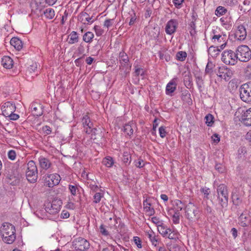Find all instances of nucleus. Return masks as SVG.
Returning a JSON list of instances; mask_svg holds the SVG:
<instances>
[{"mask_svg":"<svg viewBox=\"0 0 251 251\" xmlns=\"http://www.w3.org/2000/svg\"><path fill=\"white\" fill-rule=\"evenodd\" d=\"M232 200L233 204L236 205H239L242 202V200L237 195L233 194L232 195Z\"/></svg>","mask_w":251,"mask_h":251,"instance_id":"58836bf2","label":"nucleus"},{"mask_svg":"<svg viewBox=\"0 0 251 251\" xmlns=\"http://www.w3.org/2000/svg\"><path fill=\"white\" fill-rule=\"evenodd\" d=\"M211 138L213 142L216 143H218L220 140V136L217 134H213Z\"/></svg>","mask_w":251,"mask_h":251,"instance_id":"4d7b16f0","label":"nucleus"},{"mask_svg":"<svg viewBox=\"0 0 251 251\" xmlns=\"http://www.w3.org/2000/svg\"><path fill=\"white\" fill-rule=\"evenodd\" d=\"M196 82L199 90L201 91L204 85L203 79L201 76H196Z\"/></svg>","mask_w":251,"mask_h":251,"instance_id":"2f4dec72","label":"nucleus"},{"mask_svg":"<svg viewBox=\"0 0 251 251\" xmlns=\"http://www.w3.org/2000/svg\"><path fill=\"white\" fill-rule=\"evenodd\" d=\"M206 120V124L208 126H211L212 124L213 123V116L211 114H208L205 117Z\"/></svg>","mask_w":251,"mask_h":251,"instance_id":"ea45409f","label":"nucleus"},{"mask_svg":"<svg viewBox=\"0 0 251 251\" xmlns=\"http://www.w3.org/2000/svg\"><path fill=\"white\" fill-rule=\"evenodd\" d=\"M94 37V34L90 31L86 32L83 36V40L86 43L92 42Z\"/></svg>","mask_w":251,"mask_h":251,"instance_id":"c756f323","label":"nucleus"},{"mask_svg":"<svg viewBox=\"0 0 251 251\" xmlns=\"http://www.w3.org/2000/svg\"><path fill=\"white\" fill-rule=\"evenodd\" d=\"M246 152L247 150L245 147H240L238 150V157L239 158H244Z\"/></svg>","mask_w":251,"mask_h":251,"instance_id":"e433bc0d","label":"nucleus"},{"mask_svg":"<svg viewBox=\"0 0 251 251\" xmlns=\"http://www.w3.org/2000/svg\"><path fill=\"white\" fill-rule=\"evenodd\" d=\"M73 246L76 250L84 251L89 248V243L86 239L79 237L74 241Z\"/></svg>","mask_w":251,"mask_h":251,"instance_id":"1a4fd4ad","label":"nucleus"},{"mask_svg":"<svg viewBox=\"0 0 251 251\" xmlns=\"http://www.w3.org/2000/svg\"><path fill=\"white\" fill-rule=\"evenodd\" d=\"M178 25V22L176 20L171 19L169 21L165 27V31L167 34L171 35L174 33Z\"/></svg>","mask_w":251,"mask_h":251,"instance_id":"ddd939ff","label":"nucleus"},{"mask_svg":"<svg viewBox=\"0 0 251 251\" xmlns=\"http://www.w3.org/2000/svg\"><path fill=\"white\" fill-rule=\"evenodd\" d=\"M187 57V53L185 51H179L177 52L176 57L177 60L180 61H183L185 60Z\"/></svg>","mask_w":251,"mask_h":251,"instance_id":"f704fd0d","label":"nucleus"},{"mask_svg":"<svg viewBox=\"0 0 251 251\" xmlns=\"http://www.w3.org/2000/svg\"><path fill=\"white\" fill-rule=\"evenodd\" d=\"M242 121L247 126H251V108L247 110L241 117Z\"/></svg>","mask_w":251,"mask_h":251,"instance_id":"f3484780","label":"nucleus"},{"mask_svg":"<svg viewBox=\"0 0 251 251\" xmlns=\"http://www.w3.org/2000/svg\"><path fill=\"white\" fill-rule=\"evenodd\" d=\"M151 204L148 202L147 199L144 201L143 206L146 212L148 213L149 215H152L154 213V210L153 208L151 207Z\"/></svg>","mask_w":251,"mask_h":251,"instance_id":"393cba45","label":"nucleus"},{"mask_svg":"<svg viewBox=\"0 0 251 251\" xmlns=\"http://www.w3.org/2000/svg\"><path fill=\"white\" fill-rule=\"evenodd\" d=\"M250 217L244 213H242L239 217V224L242 226H247L250 223Z\"/></svg>","mask_w":251,"mask_h":251,"instance_id":"aec40b11","label":"nucleus"},{"mask_svg":"<svg viewBox=\"0 0 251 251\" xmlns=\"http://www.w3.org/2000/svg\"><path fill=\"white\" fill-rule=\"evenodd\" d=\"M42 130L44 133H45L47 135H49L51 133V130L50 126H46L43 127Z\"/></svg>","mask_w":251,"mask_h":251,"instance_id":"3c124183","label":"nucleus"},{"mask_svg":"<svg viewBox=\"0 0 251 251\" xmlns=\"http://www.w3.org/2000/svg\"><path fill=\"white\" fill-rule=\"evenodd\" d=\"M10 44L18 50H20L23 48V43L18 38L13 37L10 40Z\"/></svg>","mask_w":251,"mask_h":251,"instance_id":"5701e85b","label":"nucleus"},{"mask_svg":"<svg viewBox=\"0 0 251 251\" xmlns=\"http://www.w3.org/2000/svg\"><path fill=\"white\" fill-rule=\"evenodd\" d=\"M156 236H149V238L151 241L152 245L156 246L158 242V239L156 238Z\"/></svg>","mask_w":251,"mask_h":251,"instance_id":"e2e57ef3","label":"nucleus"},{"mask_svg":"<svg viewBox=\"0 0 251 251\" xmlns=\"http://www.w3.org/2000/svg\"><path fill=\"white\" fill-rule=\"evenodd\" d=\"M218 203L222 208H226L228 205V190L226 186L222 184L219 185L217 189Z\"/></svg>","mask_w":251,"mask_h":251,"instance_id":"f257e3e1","label":"nucleus"},{"mask_svg":"<svg viewBox=\"0 0 251 251\" xmlns=\"http://www.w3.org/2000/svg\"><path fill=\"white\" fill-rule=\"evenodd\" d=\"M151 220H152V222L153 223L157 225L158 226L162 224V223L159 220V219L158 218L156 217H152Z\"/></svg>","mask_w":251,"mask_h":251,"instance_id":"0e129e2a","label":"nucleus"},{"mask_svg":"<svg viewBox=\"0 0 251 251\" xmlns=\"http://www.w3.org/2000/svg\"><path fill=\"white\" fill-rule=\"evenodd\" d=\"M82 124L84 127V130L87 134H91V138L96 139L95 136L97 129L93 127V124L91 122L90 117L87 115H85L82 118Z\"/></svg>","mask_w":251,"mask_h":251,"instance_id":"20e7f679","label":"nucleus"},{"mask_svg":"<svg viewBox=\"0 0 251 251\" xmlns=\"http://www.w3.org/2000/svg\"><path fill=\"white\" fill-rule=\"evenodd\" d=\"M135 74L136 75H144V71L143 69L141 68H136L135 71Z\"/></svg>","mask_w":251,"mask_h":251,"instance_id":"052dcab7","label":"nucleus"},{"mask_svg":"<svg viewBox=\"0 0 251 251\" xmlns=\"http://www.w3.org/2000/svg\"><path fill=\"white\" fill-rule=\"evenodd\" d=\"M112 25V20H106L104 23V26L106 27L107 28Z\"/></svg>","mask_w":251,"mask_h":251,"instance_id":"69168bd1","label":"nucleus"},{"mask_svg":"<svg viewBox=\"0 0 251 251\" xmlns=\"http://www.w3.org/2000/svg\"><path fill=\"white\" fill-rule=\"evenodd\" d=\"M236 53L237 59L241 62H247L251 58V50L246 45L239 46Z\"/></svg>","mask_w":251,"mask_h":251,"instance_id":"7ed1b4c3","label":"nucleus"},{"mask_svg":"<svg viewBox=\"0 0 251 251\" xmlns=\"http://www.w3.org/2000/svg\"><path fill=\"white\" fill-rule=\"evenodd\" d=\"M134 124H126L123 128L124 131L128 135L130 136L133 133V126Z\"/></svg>","mask_w":251,"mask_h":251,"instance_id":"c85d7f7f","label":"nucleus"},{"mask_svg":"<svg viewBox=\"0 0 251 251\" xmlns=\"http://www.w3.org/2000/svg\"><path fill=\"white\" fill-rule=\"evenodd\" d=\"M215 169L216 170H217L218 172L220 173L224 172L225 170L224 166L221 164H216L215 165Z\"/></svg>","mask_w":251,"mask_h":251,"instance_id":"5fc2aeb1","label":"nucleus"},{"mask_svg":"<svg viewBox=\"0 0 251 251\" xmlns=\"http://www.w3.org/2000/svg\"><path fill=\"white\" fill-rule=\"evenodd\" d=\"M78 38L77 32L73 31L68 36V43L70 44H73L77 43L78 41Z\"/></svg>","mask_w":251,"mask_h":251,"instance_id":"a878e982","label":"nucleus"},{"mask_svg":"<svg viewBox=\"0 0 251 251\" xmlns=\"http://www.w3.org/2000/svg\"><path fill=\"white\" fill-rule=\"evenodd\" d=\"M30 110L34 116L39 117L43 114L42 106L36 103H33L31 104Z\"/></svg>","mask_w":251,"mask_h":251,"instance_id":"2eb2a0df","label":"nucleus"},{"mask_svg":"<svg viewBox=\"0 0 251 251\" xmlns=\"http://www.w3.org/2000/svg\"><path fill=\"white\" fill-rule=\"evenodd\" d=\"M66 207L67 208L71 210L74 209L75 207V204L71 201L68 202L66 204Z\"/></svg>","mask_w":251,"mask_h":251,"instance_id":"680f3d73","label":"nucleus"},{"mask_svg":"<svg viewBox=\"0 0 251 251\" xmlns=\"http://www.w3.org/2000/svg\"><path fill=\"white\" fill-rule=\"evenodd\" d=\"M69 190L73 196H75L76 195V192L78 191V189L76 186L69 185Z\"/></svg>","mask_w":251,"mask_h":251,"instance_id":"a18cd8bd","label":"nucleus"},{"mask_svg":"<svg viewBox=\"0 0 251 251\" xmlns=\"http://www.w3.org/2000/svg\"><path fill=\"white\" fill-rule=\"evenodd\" d=\"M221 59L226 65H234L237 62L236 53L232 50H225L222 54Z\"/></svg>","mask_w":251,"mask_h":251,"instance_id":"39448f33","label":"nucleus"},{"mask_svg":"<svg viewBox=\"0 0 251 251\" xmlns=\"http://www.w3.org/2000/svg\"><path fill=\"white\" fill-rule=\"evenodd\" d=\"M1 110L2 114L4 116L7 117V116H10L15 111L16 106L14 103L10 101H7L2 105Z\"/></svg>","mask_w":251,"mask_h":251,"instance_id":"f8f14e48","label":"nucleus"},{"mask_svg":"<svg viewBox=\"0 0 251 251\" xmlns=\"http://www.w3.org/2000/svg\"><path fill=\"white\" fill-rule=\"evenodd\" d=\"M133 242L138 248H142V241L139 236H133Z\"/></svg>","mask_w":251,"mask_h":251,"instance_id":"37998d69","label":"nucleus"},{"mask_svg":"<svg viewBox=\"0 0 251 251\" xmlns=\"http://www.w3.org/2000/svg\"><path fill=\"white\" fill-rule=\"evenodd\" d=\"M79 20L84 24L92 23V17H90L87 13H81L79 17Z\"/></svg>","mask_w":251,"mask_h":251,"instance_id":"b1692460","label":"nucleus"},{"mask_svg":"<svg viewBox=\"0 0 251 251\" xmlns=\"http://www.w3.org/2000/svg\"><path fill=\"white\" fill-rule=\"evenodd\" d=\"M119 60L120 62L123 61L126 64L128 62V57L127 54L124 52H120L119 53Z\"/></svg>","mask_w":251,"mask_h":251,"instance_id":"c9c22d12","label":"nucleus"},{"mask_svg":"<svg viewBox=\"0 0 251 251\" xmlns=\"http://www.w3.org/2000/svg\"><path fill=\"white\" fill-rule=\"evenodd\" d=\"M60 209V206L54 203H49L46 205L45 210L46 212L50 214H55L58 213Z\"/></svg>","mask_w":251,"mask_h":251,"instance_id":"dca6fc26","label":"nucleus"},{"mask_svg":"<svg viewBox=\"0 0 251 251\" xmlns=\"http://www.w3.org/2000/svg\"><path fill=\"white\" fill-rule=\"evenodd\" d=\"M103 164L107 167H111L114 164V160L110 156L105 157L102 161Z\"/></svg>","mask_w":251,"mask_h":251,"instance_id":"7c9ffc66","label":"nucleus"},{"mask_svg":"<svg viewBox=\"0 0 251 251\" xmlns=\"http://www.w3.org/2000/svg\"><path fill=\"white\" fill-rule=\"evenodd\" d=\"M16 239V236H2V241L7 244H12Z\"/></svg>","mask_w":251,"mask_h":251,"instance_id":"4c0bfd02","label":"nucleus"},{"mask_svg":"<svg viewBox=\"0 0 251 251\" xmlns=\"http://www.w3.org/2000/svg\"><path fill=\"white\" fill-rule=\"evenodd\" d=\"M184 1V0H174L173 2L175 6L177 8H179L181 7V4Z\"/></svg>","mask_w":251,"mask_h":251,"instance_id":"6e6d98bb","label":"nucleus"},{"mask_svg":"<svg viewBox=\"0 0 251 251\" xmlns=\"http://www.w3.org/2000/svg\"><path fill=\"white\" fill-rule=\"evenodd\" d=\"M39 162L40 167L45 170L49 169L51 167V163L47 158L40 157L39 158Z\"/></svg>","mask_w":251,"mask_h":251,"instance_id":"6ab92c4d","label":"nucleus"},{"mask_svg":"<svg viewBox=\"0 0 251 251\" xmlns=\"http://www.w3.org/2000/svg\"><path fill=\"white\" fill-rule=\"evenodd\" d=\"M1 63L6 69H10L13 65V60L8 56H5L2 58Z\"/></svg>","mask_w":251,"mask_h":251,"instance_id":"412c9836","label":"nucleus"},{"mask_svg":"<svg viewBox=\"0 0 251 251\" xmlns=\"http://www.w3.org/2000/svg\"><path fill=\"white\" fill-rule=\"evenodd\" d=\"M176 78L173 79L166 86V93L169 95L173 93L176 89L177 84L176 82Z\"/></svg>","mask_w":251,"mask_h":251,"instance_id":"a211bd4d","label":"nucleus"},{"mask_svg":"<svg viewBox=\"0 0 251 251\" xmlns=\"http://www.w3.org/2000/svg\"><path fill=\"white\" fill-rule=\"evenodd\" d=\"M241 99L245 102H251V83H245L240 88Z\"/></svg>","mask_w":251,"mask_h":251,"instance_id":"0eeeda50","label":"nucleus"},{"mask_svg":"<svg viewBox=\"0 0 251 251\" xmlns=\"http://www.w3.org/2000/svg\"><path fill=\"white\" fill-rule=\"evenodd\" d=\"M170 250L171 251H179V249L178 248V247L177 245H172V244H171L170 245Z\"/></svg>","mask_w":251,"mask_h":251,"instance_id":"338daca9","label":"nucleus"},{"mask_svg":"<svg viewBox=\"0 0 251 251\" xmlns=\"http://www.w3.org/2000/svg\"><path fill=\"white\" fill-rule=\"evenodd\" d=\"M1 235H14L15 234V226L11 224L8 222H4L2 224L0 228Z\"/></svg>","mask_w":251,"mask_h":251,"instance_id":"9d476101","label":"nucleus"},{"mask_svg":"<svg viewBox=\"0 0 251 251\" xmlns=\"http://www.w3.org/2000/svg\"><path fill=\"white\" fill-rule=\"evenodd\" d=\"M96 34L97 36H99L102 35L103 32V30L98 25H95L94 27Z\"/></svg>","mask_w":251,"mask_h":251,"instance_id":"49530a36","label":"nucleus"},{"mask_svg":"<svg viewBox=\"0 0 251 251\" xmlns=\"http://www.w3.org/2000/svg\"><path fill=\"white\" fill-rule=\"evenodd\" d=\"M16 152L14 150H10L8 153V158L11 160H14L16 158Z\"/></svg>","mask_w":251,"mask_h":251,"instance_id":"de8ad7c7","label":"nucleus"},{"mask_svg":"<svg viewBox=\"0 0 251 251\" xmlns=\"http://www.w3.org/2000/svg\"><path fill=\"white\" fill-rule=\"evenodd\" d=\"M7 117H9L10 119L12 120H16L19 118V116L18 114H14V113H12L11 115L7 116Z\"/></svg>","mask_w":251,"mask_h":251,"instance_id":"774afa93","label":"nucleus"},{"mask_svg":"<svg viewBox=\"0 0 251 251\" xmlns=\"http://www.w3.org/2000/svg\"><path fill=\"white\" fill-rule=\"evenodd\" d=\"M159 132L161 138H164L166 136V132L165 130V128L164 126H162L159 127Z\"/></svg>","mask_w":251,"mask_h":251,"instance_id":"09e8293b","label":"nucleus"},{"mask_svg":"<svg viewBox=\"0 0 251 251\" xmlns=\"http://www.w3.org/2000/svg\"><path fill=\"white\" fill-rule=\"evenodd\" d=\"M247 36V32L245 26L243 25L238 26L235 33V37L239 40H244Z\"/></svg>","mask_w":251,"mask_h":251,"instance_id":"4468645a","label":"nucleus"},{"mask_svg":"<svg viewBox=\"0 0 251 251\" xmlns=\"http://www.w3.org/2000/svg\"><path fill=\"white\" fill-rule=\"evenodd\" d=\"M213 65L211 62H208L205 68V73L206 74H211L213 72Z\"/></svg>","mask_w":251,"mask_h":251,"instance_id":"79ce46f5","label":"nucleus"},{"mask_svg":"<svg viewBox=\"0 0 251 251\" xmlns=\"http://www.w3.org/2000/svg\"><path fill=\"white\" fill-rule=\"evenodd\" d=\"M186 215L188 219L195 221L199 217L200 210L198 207L192 203H189L186 207Z\"/></svg>","mask_w":251,"mask_h":251,"instance_id":"423d86ee","label":"nucleus"},{"mask_svg":"<svg viewBox=\"0 0 251 251\" xmlns=\"http://www.w3.org/2000/svg\"><path fill=\"white\" fill-rule=\"evenodd\" d=\"M103 197V195L100 193H96L94 196V202L97 203H99Z\"/></svg>","mask_w":251,"mask_h":251,"instance_id":"c03bdc74","label":"nucleus"},{"mask_svg":"<svg viewBox=\"0 0 251 251\" xmlns=\"http://www.w3.org/2000/svg\"><path fill=\"white\" fill-rule=\"evenodd\" d=\"M225 3L228 6H233L235 5L236 3V0H225Z\"/></svg>","mask_w":251,"mask_h":251,"instance_id":"603ef678","label":"nucleus"},{"mask_svg":"<svg viewBox=\"0 0 251 251\" xmlns=\"http://www.w3.org/2000/svg\"><path fill=\"white\" fill-rule=\"evenodd\" d=\"M158 231L160 233V234L162 235L165 234H171L173 233V232L171 231V229L167 228L164 226H161V225L158 226Z\"/></svg>","mask_w":251,"mask_h":251,"instance_id":"cd10ccee","label":"nucleus"},{"mask_svg":"<svg viewBox=\"0 0 251 251\" xmlns=\"http://www.w3.org/2000/svg\"><path fill=\"white\" fill-rule=\"evenodd\" d=\"M135 166L138 168H142L144 166L143 160L142 159H138L135 163Z\"/></svg>","mask_w":251,"mask_h":251,"instance_id":"13d9d810","label":"nucleus"},{"mask_svg":"<svg viewBox=\"0 0 251 251\" xmlns=\"http://www.w3.org/2000/svg\"><path fill=\"white\" fill-rule=\"evenodd\" d=\"M190 26V33L191 35H194L195 34L196 31V25L194 21H192L190 24L189 25Z\"/></svg>","mask_w":251,"mask_h":251,"instance_id":"a19ab883","label":"nucleus"},{"mask_svg":"<svg viewBox=\"0 0 251 251\" xmlns=\"http://www.w3.org/2000/svg\"><path fill=\"white\" fill-rule=\"evenodd\" d=\"M178 208H179V210H177L173 215V221L175 224H177L179 222V211L182 209V207H179Z\"/></svg>","mask_w":251,"mask_h":251,"instance_id":"473e14b6","label":"nucleus"},{"mask_svg":"<svg viewBox=\"0 0 251 251\" xmlns=\"http://www.w3.org/2000/svg\"><path fill=\"white\" fill-rule=\"evenodd\" d=\"M184 75V83L187 88H191L193 85L192 77L190 72H185L183 74Z\"/></svg>","mask_w":251,"mask_h":251,"instance_id":"4be33fe9","label":"nucleus"},{"mask_svg":"<svg viewBox=\"0 0 251 251\" xmlns=\"http://www.w3.org/2000/svg\"><path fill=\"white\" fill-rule=\"evenodd\" d=\"M45 184L49 187H53L59 184L60 176L57 174L45 175L44 177Z\"/></svg>","mask_w":251,"mask_h":251,"instance_id":"6e6552de","label":"nucleus"},{"mask_svg":"<svg viewBox=\"0 0 251 251\" xmlns=\"http://www.w3.org/2000/svg\"><path fill=\"white\" fill-rule=\"evenodd\" d=\"M44 14L46 18L50 20L54 18L55 16V12L52 8H48L44 10Z\"/></svg>","mask_w":251,"mask_h":251,"instance_id":"bb28decb","label":"nucleus"},{"mask_svg":"<svg viewBox=\"0 0 251 251\" xmlns=\"http://www.w3.org/2000/svg\"><path fill=\"white\" fill-rule=\"evenodd\" d=\"M27 167L26 172V177L30 183H34L38 178V170L35 163L30 160L27 163Z\"/></svg>","mask_w":251,"mask_h":251,"instance_id":"f03ea898","label":"nucleus"},{"mask_svg":"<svg viewBox=\"0 0 251 251\" xmlns=\"http://www.w3.org/2000/svg\"><path fill=\"white\" fill-rule=\"evenodd\" d=\"M37 69V64L36 63H33L28 68V70L30 73L35 72Z\"/></svg>","mask_w":251,"mask_h":251,"instance_id":"8fccbe9b","label":"nucleus"},{"mask_svg":"<svg viewBox=\"0 0 251 251\" xmlns=\"http://www.w3.org/2000/svg\"><path fill=\"white\" fill-rule=\"evenodd\" d=\"M226 12V9L224 7L219 6L216 8L215 13L216 16L220 17L224 15Z\"/></svg>","mask_w":251,"mask_h":251,"instance_id":"72a5a7b5","label":"nucleus"},{"mask_svg":"<svg viewBox=\"0 0 251 251\" xmlns=\"http://www.w3.org/2000/svg\"><path fill=\"white\" fill-rule=\"evenodd\" d=\"M232 75V71L225 66L219 67L217 73V75L219 77L226 81H228L231 78Z\"/></svg>","mask_w":251,"mask_h":251,"instance_id":"9b49d317","label":"nucleus"},{"mask_svg":"<svg viewBox=\"0 0 251 251\" xmlns=\"http://www.w3.org/2000/svg\"><path fill=\"white\" fill-rule=\"evenodd\" d=\"M100 233H102V234H104L105 235H106L108 234L107 231L106 229L105 226L103 225H101L100 226Z\"/></svg>","mask_w":251,"mask_h":251,"instance_id":"bf43d9fd","label":"nucleus"},{"mask_svg":"<svg viewBox=\"0 0 251 251\" xmlns=\"http://www.w3.org/2000/svg\"><path fill=\"white\" fill-rule=\"evenodd\" d=\"M201 191L204 194L205 197L208 199V196L210 193L209 189L206 187L202 188L201 189Z\"/></svg>","mask_w":251,"mask_h":251,"instance_id":"864d4df0","label":"nucleus"}]
</instances>
